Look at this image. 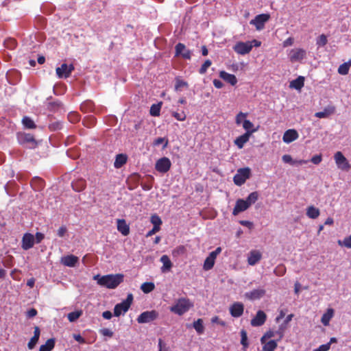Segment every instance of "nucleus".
Wrapping results in <instances>:
<instances>
[{"label": "nucleus", "mask_w": 351, "mask_h": 351, "mask_svg": "<svg viewBox=\"0 0 351 351\" xmlns=\"http://www.w3.org/2000/svg\"><path fill=\"white\" fill-rule=\"evenodd\" d=\"M124 276L122 274H108L103 276L96 275L93 277L97 284L108 289H115L123 282Z\"/></svg>", "instance_id": "f257e3e1"}, {"label": "nucleus", "mask_w": 351, "mask_h": 351, "mask_svg": "<svg viewBox=\"0 0 351 351\" xmlns=\"http://www.w3.org/2000/svg\"><path fill=\"white\" fill-rule=\"evenodd\" d=\"M193 307V303L187 298H178L175 304L170 307V311L182 315Z\"/></svg>", "instance_id": "f03ea898"}, {"label": "nucleus", "mask_w": 351, "mask_h": 351, "mask_svg": "<svg viewBox=\"0 0 351 351\" xmlns=\"http://www.w3.org/2000/svg\"><path fill=\"white\" fill-rule=\"evenodd\" d=\"M133 301V295L129 293L127 298L122 302L117 304L114 308V315L115 317H119L121 313H126L130 308Z\"/></svg>", "instance_id": "7ed1b4c3"}, {"label": "nucleus", "mask_w": 351, "mask_h": 351, "mask_svg": "<svg viewBox=\"0 0 351 351\" xmlns=\"http://www.w3.org/2000/svg\"><path fill=\"white\" fill-rule=\"evenodd\" d=\"M334 159L338 169L343 171H349L351 165L341 152H337L334 155Z\"/></svg>", "instance_id": "20e7f679"}, {"label": "nucleus", "mask_w": 351, "mask_h": 351, "mask_svg": "<svg viewBox=\"0 0 351 351\" xmlns=\"http://www.w3.org/2000/svg\"><path fill=\"white\" fill-rule=\"evenodd\" d=\"M250 176V169L248 167L241 168L237 170V173L233 178L234 183L237 186L243 184L246 180Z\"/></svg>", "instance_id": "39448f33"}, {"label": "nucleus", "mask_w": 351, "mask_h": 351, "mask_svg": "<svg viewBox=\"0 0 351 351\" xmlns=\"http://www.w3.org/2000/svg\"><path fill=\"white\" fill-rule=\"evenodd\" d=\"M158 317V313L156 311L152 310L141 313L136 320L139 324L149 323L155 320Z\"/></svg>", "instance_id": "423d86ee"}, {"label": "nucleus", "mask_w": 351, "mask_h": 351, "mask_svg": "<svg viewBox=\"0 0 351 351\" xmlns=\"http://www.w3.org/2000/svg\"><path fill=\"white\" fill-rule=\"evenodd\" d=\"M253 45L251 42H238L233 47L238 54L245 55L249 53L252 49Z\"/></svg>", "instance_id": "0eeeda50"}, {"label": "nucleus", "mask_w": 351, "mask_h": 351, "mask_svg": "<svg viewBox=\"0 0 351 351\" xmlns=\"http://www.w3.org/2000/svg\"><path fill=\"white\" fill-rule=\"evenodd\" d=\"M306 55V50L301 48L293 49L289 53V58L291 62L302 60Z\"/></svg>", "instance_id": "6e6552de"}, {"label": "nucleus", "mask_w": 351, "mask_h": 351, "mask_svg": "<svg viewBox=\"0 0 351 351\" xmlns=\"http://www.w3.org/2000/svg\"><path fill=\"white\" fill-rule=\"evenodd\" d=\"M269 17L268 14H258L250 21V24L255 25L257 30H261L264 28L265 23L269 19Z\"/></svg>", "instance_id": "1a4fd4ad"}, {"label": "nucleus", "mask_w": 351, "mask_h": 351, "mask_svg": "<svg viewBox=\"0 0 351 351\" xmlns=\"http://www.w3.org/2000/svg\"><path fill=\"white\" fill-rule=\"evenodd\" d=\"M171 162L167 157H163L157 160L155 168L160 173H167L171 168Z\"/></svg>", "instance_id": "9d476101"}, {"label": "nucleus", "mask_w": 351, "mask_h": 351, "mask_svg": "<svg viewBox=\"0 0 351 351\" xmlns=\"http://www.w3.org/2000/svg\"><path fill=\"white\" fill-rule=\"evenodd\" d=\"M19 143L22 145H27L29 148H35L38 143L33 135L30 134H22L19 136Z\"/></svg>", "instance_id": "9b49d317"}, {"label": "nucleus", "mask_w": 351, "mask_h": 351, "mask_svg": "<svg viewBox=\"0 0 351 351\" xmlns=\"http://www.w3.org/2000/svg\"><path fill=\"white\" fill-rule=\"evenodd\" d=\"M74 70L73 64L68 65L67 64H62L60 67L56 69V74L59 78H67L70 76L72 71Z\"/></svg>", "instance_id": "f8f14e48"}, {"label": "nucleus", "mask_w": 351, "mask_h": 351, "mask_svg": "<svg viewBox=\"0 0 351 351\" xmlns=\"http://www.w3.org/2000/svg\"><path fill=\"white\" fill-rule=\"evenodd\" d=\"M230 313L233 317H240L244 311V305L240 302H234L229 308Z\"/></svg>", "instance_id": "ddd939ff"}, {"label": "nucleus", "mask_w": 351, "mask_h": 351, "mask_svg": "<svg viewBox=\"0 0 351 351\" xmlns=\"http://www.w3.org/2000/svg\"><path fill=\"white\" fill-rule=\"evenodd\" d=\"M176 56H182L183 58L190 60L191 58V52L186 48V46L179 43L176 45Z\"/></svg>", "instance_id": "4468645a"}, {"label": "nucleus", "mask_w": 351, "mask_h": 351, "mask_svg": "<svg viewBox=\"0 0 351 351\" xmlns=\"http://www.w3.org/2000/svg\"><path fill=\"white\" fill-rule=\"evenodd\" d=\"M267 319V315L261 310L258 311L255 317L251 320L252 326H261L265 324Z\"/></svg>", "instance_id": "2eb2a0df"}, {"label": "nucleus", "mask_w": 351, "mask_h": 351, "mask_svg": "<svg viewBox=\"0 0 351 351\" xmlns=\"http://www.w3.org/2000/svg\"><path fill=\"white\" fill-rule=\"evenodd\" d=\"M34 244V235L31 233H25L24 234L22 238V245L21 247L23 250H27L32 248Z\"/></svg>", "instance_id": "dca6fc26"}, {"label": "nucleus", "mask_w": 351, "mask_h": 351, "mask_svg": "<svg viewBox=\"0 0 351 351\" xmlns=\"http://www.w3.org/2000/svg\"><path fill=\"white\" fill-rule=\"evenodd\" d=\"M299 137L298 132L294 129H289L285 132L282 140L285 143H290Z\"/></svg>", "instance_id": "f3484780"}, {"label": "nucleus", "mask_w": 351, "mask_h": 351, "mask_svg": "<svg viewBox=\"0 0 351 351\" xmlns=\"http://www.w3.org/2000/svg\"><path fill=\"white\" fill-rule=\"evenodd\" d=\"M249 208L247 202L243 199H239L237 200L234 208L232 210V215L236 216L239 213L246 210Z\"/></svg>", "instance_id": "a211bd4d"}, {"label": "nucleus", "mask_w": 351, "mask_h": 351, "mask_svg": "<svg viewBox=\"0 0 351 351\" xmlns=\"http://www.w3.org/2000/svg\"><path fill=\"white\" fill-rule=\"evenodd\" d=\"M78 261V257L72 254L62 257L60 261L62 265L71 267H74Z\"/></svg>", "instance_id": "6ab92c4d"}, {"label": "nucleus", "mask_w": 351, "mask_h": 351, "mask_svg": "<svg viewBox=\"0 0 351 351\" xmlns=\"http://www.w3.org/2000/svg\"><path fill=\"white\" fill-rule=\"evenodd\" d=\"M117 230L123 236H128L130 234V227L123 219H118L117 220Z\"/></svg>", "instance_id": "aec40b11"}, {"label": "nucleus", "mask_w": 351, "mask_h": 351, "mask_svg": "<svg viewBox=\"0 0 351 351\" xmlns=\"http://www.w3.org/2000/svg\"><path fill=\"white\" fill-rule=\"evenodd\" d=\"M262 258V254L258 250H252L247 257V263L250 265H255Z\"/></svg>", "instance_id": "412c9836"}, {"label": "nucleus", "mask_w": 351, "mask_h": 351, "mask_svg": "<svg viewBox=\"0 0 351 351\" xmlns=\"http://www.w3.org/2000/svg\"><path fill=\"white\" fill-rule=\"evenodd\" d=\"M219 77L232 86H234L237 83V79L234 75L230 74L224 71L219 72Z\"/></svg>", "instance_id": "4be33fe9"}, {"label": "nucleus", "mask_w": 351, "mask_h": 351, "mask_svg": "<svg viewBox=\"0 0 351 351\" xmlns=\"http://www.w3.org/2000/svg\"><path fill=\"white\" fill-rule=\"evenodd\" d=\"M265 294V291L262 289H254L250 292L245 293L246 298L250 300H257L260 299Z\"/></svg>", "instance_id": "5701e85b"}, {"label": "nucleus", "mask_w": 351, "mask_h": 351, "mask_svg": "<svg viewBox=\"0 0 351 351\" xmlns=\"http://www.w3.org/2000/svg\"><path fill=\"white\" fill-rule=\"evenodd\" d=\"M160 262L162 263V266L160 269L162 273L169 271L171 270L173 264L167 255H162L160 259Z\"/></svg>", "instance_id": "b1692460"}, {"label": "nucleus", "mask_w": 351, "mask_h": 351, "mask_svg": "<svg viewBox=\"0 0 351 351\" xmlns=\"http://www.w3.org/2000/svg\"><path fill=\"white\" fill-rule=\"evenodd\" d=\"M335 112V107L333 106H328L324 108L323 111L317 112L315 114V116L317 118H327L330 115L334 114Z\"/></svg>", "instance_id": "393cba45"}, {"label": "nucleus", "mask_w": 351, "mask_h": 351, "mask_svg": "<svg viewBox=\"0 0 351 351\" xmlns=\"http://www.w3.org/2000/svg\"><path fill=\"white\" fill-rule=\"evenodd\" d=\"M250 136L251 132H245L243 134L239 136L234 141L235 145L239 149L243 148L244 145L249 141Z\"/></svg>", "instance_id": "a878e982"}, {"label": "nucleus", "mask_w": 351, "mask_h": 351, "mask_svg": "<svg viewBox=\"0 0 351 351\" xmlns=\"http://www.w3.org/2000/svg\"><path fill=\"white\" fill-rule=\"evenodd\" d=\"M71 186L74 191L77 192L82 191L86 186V180L83 178L77 179L72 182Z\"/></svg>", "instance_id": "bb28decb"}, {"label": "nucleus", "mask_w": 351, "mask_h": 351, "mask_svg": "<svg viewBox=\"0 0 351 351\" xmlns=\"http://www.w3.org/2000/svg\"><path fill=\"white\" fill-rule=\"evenodd\" d=\"M127 160L128 156L126 154H119L116 156L114 167L117 169H119L127 162Z\"/></svg>", "instance_id": "cd10ccee"}, {"label": "nucleus", "mask_w": 351, "mask_h": 351, "mask_svg": "<svg viewBox=\"0 0 351 351\" xmlns=\"http://www.w3.org/2000/svg\"><path fill=\"white\" fill-rule=\"evenodd\" d=\"M306 215L310 219H317L319 215L320 211L319 209L315 207L314 206H310L306 208Z\"/></svg>", "instance_id": "c85d7f7f"}, {"label": "nucleus", "mask_w": 351, "mask_h": 351, "mask_svg": "<svg viewBox=\"0 0 351 351\" xmlns=\"http://www.w3.org/2000/svg\"><path fill=\"white\" fill-rule=\"evenodd\" d=\"M304 85V77L299 76L295 80H293L290 83V87L296 90H300Z\"/></svg>", "instance_id": "c756f323"}, {"label": "nucleus", "mask_w": 351, "mask_h": 351, "mask_svg": "<svg viewBox=\"0 0 351 351\" xmlns=\"http://www.w3.org/2000/svg\"><path fill=\"white\" fill-rule=\"evenodd\" d=\"M55 339H49L45 344L40 346L39 351H51L55 347Z\"/></svg>", "instance_id": "7c9ffc66"}, {"label": "nucleus", "mask_w": 351, "mask_h": 351, "mask_svg": "<svg viewBox=\"0 0 351 351\" xmlns=\"http://www.w3.org/2000/svg\"><path fill=\"white\" fill-rule=\"evenodd\" d=\"M262 344L263 345V351H274L278 346L277 341L276 340L266 341Z\"/></svg>", "instance_id": "2f4dec72"}, {"label": "nucleus", "mask_w": 351, "mask_h": 351, "mask_svg": "<svg viewBox=\"0 0 351 351\" xmlns=\"http://www.w3.org/2000/svg\"><path fill=\"white\" fill-rule=\"evenodd\" d=\"M31 186L35 191H40L44 188L45 183L43 179L35 178L32 180Z\"/></svg>", "instance_id": "473e14b6"}, {"label": "nucleus", "mask_w": 351, "mask_h": 351, "mask_svg": "<svg viewBox=\"0 0 351 351\" xmlns=\"http://www.w3.org/2000/svg\"><path fill=\"white\" fill-rule=\"evenodd\" d=\"M333 314H334V311L332 308H328L326 311V313H325L322 317V319H321V322L324 325V326H328L329 324V322L331 319V318L333 316Z\"/></svg>", "instance_id": "72a5a7b5"}, {"label": "nucleus", "mask_w": 351, "mask_h": 351, "mask_svg": "<svg viewBox=\"0 0 351 351\" xmlns=\"http://www.w3.org/2000/svg\"><path fill=\"white\" fill-rule=\"evenodd\" d=\"M351 66V60L341 64L338 68V73L341 75H347L349 72L350 67Z\"/></svg>", "instance_id": "f704fd0d"}, {"label": "nucleus", "mask_w": 351, "mask_h": 351, "mask_svg": "<svg viewBox=\"0 0 351 351\" xmlns=\"http://www.w3.org/2000/svg\"><path fill=\"white\" fill-rule=\"evenodd\" d=\"M22 123L25 128L35 129L36 128L34 121L29 117H24L22 119Z\"/></svg>", "instance_id": "c9c22d12"}, {"label": "nucleus", "mask_w": 351, "mask_h": 351, "mask_svg": "<svg viewBox=\"0 0 351 351\" xmlns=\"http://www.w3.org/2000/svg\"><path fill=\"white\" fill-rule=\"evenodd\" d=\"M258 198V193L257 191H254L251 193L246 198L245 202H247V204L250 207L252 204H254Z\"/></svg>", "instance_id": "e433bc0d"}, {"label": "nucleus", "mask_w": 351, "mask_h": 351, "mask_svg": "<svg viewBox=\"0 0 351 351\" xmlns=\"http://www.w3.org/2000/svg\"><path fill=\"white\" fill-rule=\"evenodd\" d=\"M176 84H175V90L180 91L182 88H188L189 84L186 81L181 80L180 77H177L175 79Z\"/></svg>", "instance_id": "4c0bfd02"}, {"label": "nucleus", "mask_w": 351, "mask_h": 351, "mask_svg": "<svg viewBox=\"0 0 351 351\" xmlns=\"http://www.w3.org/2000/svg\"><path fill=\"white\" fill-rule=\"evenodd\" d=\"M254 124L247 119H245L243 121V128L246 131L245 132H251V135L252 133L255 132L257 129H253Z\"/></svg>", "instance_id": "58836bf2"}, {"label": "nucleus", "mask_w": 351, "mask_h": 351, "mask_svg": "<svg viewBox=\"0 0 351 351\" xmlns=\"http://www.w3.org/2000/svg\"><path fill=\"white\" fill-rule=\"evenodd\" d=\"M141 289L145 293H149L155 289V285L153 282H146L141 285Z\"/></svg>", "instance_id": "ea45409f"}, {"label": "nucleus", "mask_w": 351, "mask_h": 351, "mask_svg": "<svg viewBox=\"0 0 351 351\" xmlns=\"http://www.w3.org/2000/svg\"><path fill=\"white\" fill-rule=\"evenodd\" d=\"M150 221L153 224L154 228H156L160 230V226H161L162 221L160 217L158 215H156V214L152 215L150 218Z\"/></svg>", "instance_id": "a19ab883"}, {"label": "nucleus", "mask_w": 351, "mask_h": 351, "mask_svg": "<svg viewBox=\"0 0 351 351\" xmlns=\"http://www.w3.org/2000/svg\"><path fill=\"white\" fill-rule=\"evenodd\" d=\"M193 328L195 329L199 335L202 334L204 331V327L203 325V321L202 319H198L193 322Z\"/></svg>", "instance_id": "79ce46f5"}, {"label": "nucleus", "mask_w": 351, "mask_h": 351, "mask_svg": "<svg viewBox=\"0 0 351 351\" xmlns=\"http://www.w3.org/2000/svg\"><path fill=\"white\" fill-rule=\"evenodd\" d=\"M161 104L162 103L152 105L149 110V113L152 116L158 117L160 115Z\"/></svg>", "instance_id": "37998d69"}, {"label": "nucleus", "mask_w": 351, "mask_h": 351, "mask_svg": "<svg viewBox=\"0 0 351 351\" xmlns=\"http://www.w3.org/2000/svg\"><path fill=\"white\" fill-rule=\"evenodd\" d=\"M82 315V311H75L68 314L67 317L69 322L76 321Z\"/></svg>", "instance_id": "c03bdc74"}, {"label": "nucleus", "mask_w": 351, "mask_h": 351, "mask_svg": "<svg viewBox=\"0 0 351 351\" xmlns=\"http://www.w3.org/2000/svg\"><path fill=\"white\" fill-rule=\"evenodd\" d=\"M186 252V247L184 245H179L172 251V254L173 256H180L184 255Z\"/></svg>", "instance_id": "a18cd8bd"}, {"label": "nucleus", "mask_w": 351, "mask_h": 351, "mask_svg": "<svg viewBox=\"0 0 351 351\" xmlns=\"http://www.w3.org/2000/svg\"><path fill=\"white\" fill-rule=\"evenodd\" d=\"M215 260L207 256L204 263V269L207 271L211 269L215 265Z\"/></svg>", "instance_id": "49530a36"}, {"label": "nucleus", "mask_w": 351, "mask_h": 351, "mask_svg": "<svg viewBox=\"0 0 351 351\" xmlns=\"http://www.w3.org/2000/svg\"><path fill=\"white\" fill-rule=\"evenodd\" d=\"M276 336V332L274 330H269L267 331L263 337L261 338V343H264L267 339L274 337Z\"/></svg>", "instance_id": "de8ad7c7"}, {"label": "nucleus", "mask_w": 351, "mask_h": 351, "mask_svg": "<svg viewBox=\"0 0 351 351\" xmlns=\"http://www.w3.org/2000/svg\"><path fill=\"white\" fill-rule=\"evenodd\" d=\"M241 345L245 348L248 347V342H247V332L245 330H241Z\"/></svg>", "instance_id": "09e8293b"}, {"label": "nucleus", "mask_w": 351, "mask_h": 351, "mask_svg": "<svg viewBox=\"0 0 351 351\" xmlns=\"http://www.w3.org/2000/svg\"><path fill=\"white\" fill-rule=\"evenodd\" d=\"M274 272L277 276H282L286 273V267L283 265H279L275 268Z\"/></svg>", "instance_id": "8fccbe9b"}, {"label": "nucleus", "mask_w": 351, "mask_h": 351, "mask_svg": "<svg viewBox=\"0 0 351 351\" xmlns=\"http://www.w3.org/2000/svg\"><path fill=\"white\" fill-rule=\"evenodd\" d=\"M68 119L71 123H77L80 121V114L76 112H70L68 114Z\"/></svg>", "instance_id": "3c124183"}, {"label": "nucleus", "mask_w": 351, "mask_h": 351, "mask_svg": "<svg viewBox=\"0 0 351 351\" xmlns=\"http://www.w3.org/2000/svg\"><path fill=\"white\" fill-rule=\"evenodd\" d=\"M168 139H166L165 138L159 137L156 138L153 142L154 146H158L159 145L164 143L163 148H166L168 145Z\"/></svg>", "instance_id": "603ef678"}, {"label": "nucleus", "mask_w": 351, "mask_h": 351, "mask_svg": "<svg viewBox=\"0 0 351 351\" xmlns=\"http://www.w3.org/2000/svg\"><path fill=\"white\" fill-rule=\"evenodd\" d=\"M62 127V124L60 121H56L53 122H51L49 125V129L51 131H56L58 130H60Z\"/></svg>", "instance_id": "864d4df0"}, {"label": "nucleus", "mask_w": 351, "mask_h": 351, "mask_svg": "<svg viewBox=\"0 0 351 351\" xmlns=\"http://www.w3.org/2000/svg\"><path fill=\"white\" fill-rule=\"evenodd\" d=\"M171 115L178 121H185L186 119V115L184 113V112H172Z\"/></svg>", "instance_id": "5fc2aeb1"}, {"label": "nucleus", "mask_w": 351, "mask_h": 351, "mask_svg": "<svg viewBox=\"0 0 351 351\" xmlns=\"http://www.w3.org/2000/svg\"><path fill=\"white\" fill-rule=\"evenodd\" d=\"M338 243L339 245L341 246H345L347 248H351V235L345 237L342 241L341 240H339Z\"/></svg>", "instance_id": "6e6d98bb"}, {"label": "nucleus", "mask_w": 351, "mask_h": 351, "mask_svg": "<svg viewBox=\"0 0 351 351\" xmlns=\"http://www.w3.org/2000/svg\"><path fill=\"white\" fill-rule=\"evenodd\" d=\"M247 116V113L240 112L238 113L235 118V123L237 125H240L245 119Z\"/></svg>", "instance_id": "4d7b16f0"}, {"label": "nucleus", "mask_w": 351, "mask_h": 351, "mask_svg": "<svg viewBox=\"0 0 351 351\" xmlns=\"http://www.w3.org/2000/svg\"><path fill=\"white\" fill-rule=\"evenodd\" d=\"M212 64V62L211 60H206L204 64L201 66L199 70V73L200 74H204L206 73L207 69L208 67H210Z\"/></svg>", "instance_id": "13d9d810"}, {"label": "nucleus", "mask_w": 351, "mask_h": 351, "mask_svg": "<svg viewBox=\"0 0 351 351\" xmlns=\"http://www.w3.org/2000/svg\"><path fill=\"white\" fill-rule=\"evenodd\" d=\"M285 328H286L285 326H284L283 324H281L279 326V329L277 331H275L276 335L278 336V339L276 340L277 341L281 340L282 339V337H284V331H285Z\"/></svg>", "instance_id": "bf43d9fd"}, {"label": "nucleus", "mask_w": 351, "mask_h": 351, "mask_svg": "<svg viewBox=\"0 0 351 351\" xmlns=\"http://www.w3.org/2000/svg\"><path fill=\"white\" fill-rule=\"evenodd\" d=\"M328 40L324 34L320 35L317 40V45L319 46H324L327 44Z\"/></svg>", "instance_id": "052dcab7"}, {"label": "nucleus", "mask_w": 351, "mask_h": 351, "mask_svg": "<svg viewBox=\"0 0 351 351\" xmlns=\"http://www.w3.org/2000/svg\"><path fill=\"white\" fill-rule=\"evenodd\" d=\"M38 339L37 338H34V337H32L29 340V341L27 343V347L29 350H32L33 348H34V347L36 346V345L37 344L38 341Z\"/></svg>", "instance_id": "680f3d73"}, {"label": "nucleus", "mask_w": 351, "mask_h": 351, "mask_svg": "<svg viewBox=\"0 0 351 351\" xmlns=\"http://www.w3.org/2000/svg\"><path fill=\"white\" fill-rule=\"evenodd\" d=\"M221 252V248L220 247H218L214 251L211 252L208 256L215 260L217 255L219 254Z\"/></svg>", "instance_id": "e2e57ef3"}, {"label": "nucleus", "mask_w": 351, "mask_h": 351, "mask_svg": "<svg viewBox=\"0 0 351 351\" xmlns=\"http://www.w3.org/2000/svg\"><path fill=\"white\" fill-rule=\"evenodd\" d=\"M322 160V154H317L313 156L311 161L315 165H319Z\"/></svg>", "instance_id": "0e129e2a"}, {"label": "nucleus", "mask_w": 351, "mask_h": 351, "mask_svg": "<svg viewBox=\"0 0 351 351\" xmlns=\"http://www.w3.org/2000/svg\"><path fill=\"white\" fill-rule=\"evenodd\" d=\"M100 333L106 337H112L113 336V332L108 328H102L100 330Z\"/></svg>", "instance_id": "69168bd1"}, {"label": "nucleus", "mask_w": 351, "mask_h": 351, "mask_svg": "<svg viewBox=\"0 0 351 351\" xmlns=\"http://www.w3.org/2000/svg\"><path fill=\"white\" fill-rule=\"evenodd\" d=\"M211 322L218 324L222 326H226V322L223 320H221L218 316H215V317H212Z\"/></svg>", "instance_id": "338daca9"}, {"label": "nucleus", "mask_w": 351, "mask_h": 351, "mask_svg": "<svg viewBox=\"0 0 351 351\" xmlns=\"http://www.w3.org/2000/svg\"><path fill=\"white\" fill-rule=\"evenodd\" d=\"M330 349V343L322 344L313 351H328Z\"/></svg>", "instance_id": "774afa93"}]
</instances>
